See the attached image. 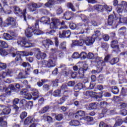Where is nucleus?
<instances>
[{"mask_svg": "<svg viewBox=\"0 0 127 127\" xmlns=\"http://www.w3.org/2000/svg\"><path fill=\"white\" fill-rule=\"evenodd\" d=\"M49 109L50 108L49 107V106H47L44 107L41 109V114H45V113H47V112H48L49 110Z\"/></svg>", "mask_w": 127, "mask_h": 127, "instance_id": "obj_39", "label": "nucleus"}, {"mask_svg": "<svg viewBox=\"0 0 127 127\" xmlns=\"http://www.w3.org/2000/svg\"><path fill=\"white\" fill-rule=\"evenodd\" d=\"M85 25L82 23H78L76 24V30H79L78 34H83L84 33V28Z\"/></svg>", "mask_w": 127, "mask_h": 127, "instance_id": "obj_18", "label": "nucleus"}, {"mask_svg": "<svg viewBox=\"0 0 127 127\" xmlns=\"http://www.w3.org/2000/svg\"><path fill=\"white\" fill-rule=\"evenodd\" d=\"M30 91L34 92L31 95L32 98L35 101L37 99H38V97H39L38 91L34 88H31Z\"/></svg>", "mask_w": 127, "mask_h": 127, "instance_id": "obj_22", "label": "nucleus"}, {"mask_svg": "<svg viewBox=\"0 0 127 127\" xmlns=\"http://www.w3.org/2000/svg\"><path fill=\"white\" fill-rule=\"evenodd\" d=\"M15 56H16L15 58L16 62H21V61L22 60L21 59V56H28V52L24 51H18L16 52V54H12V57H15Z\"/></svg>", "mask_w": 127, "mask_h": 127, "instance_id": "obj_5", "label": "nucleus"}, {"mask_svg": "<svg viewBox=\"0 0 127 127\" xmlns=\"http://www.w3.org/2000/svg\"><path fill=\"white\" fill-rule=\"evenodd\" d=\"M40 22H43L45 24H49L50 23V18L47 16L42 17L41 18Z\"/></svg>", "mask_w": 127, "mask_h": 127, "instance_id": "obj_25", "label": "nucleus"}, {"mask_svg": "<svg viewBox=\"0 0 127 127\" xmlns=\"http://www.w3.org/2000/svg\"><path fill=\"white\" fill-rule=\"evenodd\" d=\"M98 108V104L97 103H91L89 104V105L88 108H87V110H96Z\"/></svg>", "mask_w": 127, "mask_h": 127, "instance_id": "obj_24", "label": "nucleus"}, {"mask_svg": "<svg viewBox=\"0 0 127 127\" xmlns=\"http://www.w3.org/2000/svg\"><path fill=\"white\" fill-rule=\"evenodd\" d=\"M18 44L21 45L22 47L29 48V47H33V44L31 43L26 42V39L24 38H19L17 41Z\"/></svg>", "mask_w": 127, "mask_h": 127, "instance_id": "obj_6", "label": "nucleus"}, {"mask_svg": "<svg viewBox=\"0 0 127 127\" xmlns=\"http://www.w3.org/2000/svg\"><path fill=\"white\" fill-rule=\"evenodd\" d=\"M50 89V86L48 84H44L43 86V90L44 91H49Z\"/></svg>", "mask_w": 127, "mask_h": 127, "instance_id": "obj_61", "label": "nucleus"}, {"mask_svg": "<svg viewBox=\"0 0 127 127\" xmlns=\"http://www.w3.org/2000/svg\"><path fill=\"white\" fill-rule=\"evenodd\" d=\"M85 44V41L83 39H80L78 41H74L71 45V47H75V46H83Z\"/></svg>", "mask_w": 127, "mask_h": 127, "instance_id": "obj_16", "label": "nucleus"}, {"mask_svg": "<svg viewBox=\"0 0 127 127\" xmlns=\"http://www.w3.org/2000/svg\"><path fill=\"white\" fill-rule=\"evenodd\" d=\"M96 92H93L91 90H88L84 92V95L86 97H95V95H96Z\"/></svg>", "mask_w": 127, "mask_h": 127, "instance_id": "obj_26", "label": "nucleus"}, {"mask_svg": "<svg viewBox=\"0 0 127 127\" xmlns=\"http://www.w3.org/2000/svg\"><path fill=\"white\" fill-rule=\"evenodd\" d=\"M0 116L1 115L0 114ZM7 117L5 116L0 117V127H7Z\"/></svg>", "mask_w": 127, "mask_h": 127, "instance_id": "obj_13", "label": "nucleus"}, {"mask_svg": "<svg viewBox=\"0 0 127 127\" xmlns=\"http://www.w3.org/2000/svg\"><path fill=\"white\" fill-rule=\"evenodd\" d=\"M0 54L1 55V56H6V55H7V52L6 51H5V50L3 49H0Z\"/></svg>", "mask_w": 127, "mask_h": 127, "instance_id": "obj_46", "label": "nucleus"}, {"mask_svg": "<svg viewBox=\"0 0 127 127\" xmlns=\"http://www.w3.org/2000/svg\"><path fill=\"white\" fill-rule=\"evenodd\" d=\"M3 37L6 40H11V39H12V36H10V35L8 33H4Z\"/></svg>", "mask_w": 127, "mask_h": 127, "instance_id": "obj_38", "label": "nucleus"}, {"mask_svg": "<svg viewBox=\"0 0 127 127\" xmlns=\"http://www.w3.org/2000/svg\"><path fill=\"white\" fill-rule=\"evenodd\" d=\"M0 46H1V47H3V48H7V44L3 41L0 40Z\"/></svg>", "mask_w": 127, "mask_h": 127, "instance_id": "obj_45", "label": "nucleus"}, {"mask_svg": "<svg viewBox=\"0 0 127 127\" xmlns=\"http://www.w3.org/2000/svg\"><path fill=\"white\" fill-rule=\"evenodd\" d=\"M115 20V17H114V15H110L108 17V24L109 25H112L113 23L114 22V20Z\"/></svg>", "mask_w": 127, "mask_h": 127, "instance_id": "obj_29", "label": "nucleus"}, {"mask_svg": "<svg viewBox=\"0 0 127 127\" xmlns=\"http://www.w3.org/2000/svg\"><path fill=\"white\" fill-rule=\"evenodd\" d=\"M127 21V18L124 17L123 16H121L119 17V22L120 23H125Z\"/></svg>", "mask_w": 127, "mask_h": 127, "instance_id": "obj_47", "label": "nucleus"}, {"mask_svg": "<svg viewBox=\"0 0 127 127\" xmlns=\"http://www.w3.org/2000/svg\"><path fill=\"white\" fill-rule=\"evenodd\" d=\"M52 22L51 23L50 27L51 29L53 30L49 32V34L51 35L53 34V33H55V30L54 29H57L58 26L60 25V20L56 18H52Z\"/></svg>", "mask_w": 127, "mask_h": 127, "instance_id": "obj_3", "label": "nucleus"}, {"mask_svg": "<svg viewBox=\"0 0 127 127\" xmlns=\"http://www.w3.org/2000/svg\"><path fill=\"white\" fill-rule=\"evenodd\" d=\"M54 4V0H50L48 2L45 4V6H47V7H51V5H53Z\"/></svg>", "mask_w": 127, "mask_h": 127, "instance_id": "obj_40", "label": "nucleus"}, {"mask_svg": "<svg viewBox=\"0 0 127 127\" xmlns=\"http://www.w3.org/2000/svg\"><path fill=\"white\" fill-rule=\"evenodd\" d=\"M50 59L47 61H43L42 62V65L43 67H46L47 68H51L52 67H55L56 66V60H57V56L55 55H50Z\"/></svg>", "mask_w": 127, "mask_h": 127, "instance_id": "obj_2", "label": "nucleus"}, {"mask_svg": "<svg viewBox=\"0 0 127 127\" xmlns=\"http://www.w3.org/2000/svg\"><path fill=\"white\" fill-rule=\"evenodd\" d=\"M68 98V96L64 95L60 98V100L58 101V104L59 105H62Z\"/></svg>", "mask_w": 127, "mask_h": 127, "instance_id": "obj_27", "label": "nucleus"}, {"mask_svg": "<svg viewBox=\"0 0 127 127\" xmlns=\"http://www.w3.org/2000/svg\"><path fill=\"white\" fill-rule=\"evenodd\" d=\"M71 35V31L70 30H64L62 33H59V37L60 38H68Z\"/></svg>", "mask_w": 127, "mask_h": 127, "instance_id": "obj_12", "label": "nucleus"}, {"mask_svg": "<svg viewBox=\"0 0 127 127\" xmlns=\"http://www.w3.org/2000/svg\"><path fill=\"white\" fill-rule=\"evenodd\" d=\"M36 57L38 60L45 59V58H46V54L45 53H41L40 50L38 49L37 52L36 53Z\"/></svg>", "mask_w": 127, "mask_h": 127, "instance_id": "obj_15", "label": "nucleus"}, {"mask_svg": "<svg viewBox=\"0 0 127 127\" xmlns=\"http://www.w3.org/2000/svg\"><path fill=\"white\" fill-rule=\"evenodd\" d=\"M0 91L5 93L7 95H11L12 92H15L16 89L13 84H10L8 87H1L0 86Z\"/></svg>", "mask_w": 127, "mask_h": 127, "instance_id": "obj_4", "label": "nucleus"}, {"mask_svg": "<svg viewBox=\"0 0 127 127\" xmlns=\"http://www.w3.org/2000/svg\"><path fill=\"white\" fill-rule=\"evenodd\" d=\"M119 42L117 40H114L111 41V46L113 49L114 52L118 53L120 51V48L119 47V45L118 44Z\"/></svg>", "mask_w": 127, "mask_h": 127, "instance_id": "obj_10", "label": "nucleus"}, {"mask_svg": "<svg viewBox=\"0 0 127 127\" xmlns=\"http://www.w3.org/2000/svg\"><path fill=\"white\" fill-rule=\"evenodd\" d=\"M13 8L16 13L22 14V16H23L24 20H25V21H26V16H25V14H26V9H24L22 12V11L20 10V8H19V7L17 6H14Z\"/></svg>", "mask_w": 127, "mask_h": 127, "instance_id": "obj_9", "label": "nucleus"}, {"mask_svg": "<svg viewBox=\"0 0 127 127\" xmlns=\"http://www.w3.org/2000/svg\"><path fill=\"white\" fill-rule=\"evenodd\" d=\"M95 42V38L92 37H87L84 39V43L87 45V46H91L93 45V44Z\"/></svg>", "mask_w": 127, "mask_h": 127, "instance_id": "obj_14", "label": "nucleus"}, {"mask_svg": "<svg viewBox=\"0 0 127 127\" xmlns=\"http://www.w3.org/2000/svg\"><path fill=\"white\" fill-rule=\"evenodd\" d=\"M55 118L57 121H62V120L63 119V115L60 114L58 115H56Z\"/></svg>", "mask_w": 127, "mask_h": 127, "instance_id": "obj_48", "label": "nucleus"}, {"mask_svg": "<svg viewBox=\"0 0 127 127\" xmlns=\"http://www.w3.org/2000/svg\"><path fill=\"white\" fill-rule=\"evenodd\" d=\"M54 40L55 46L58 47L59 46V40H58V38L55 37Z\"/></svg>", "mask_w": 127, "mask_h": 127, "instance_id": "obj_64", "label": "nucleus"}, {"mask_svg": "<svg viewBox=\"0 0 127 127\" xmlns=\"http://www.w3.org/2000/svg\"><path fill=\"white\" fill-rule=\"evenodd\" d=\"M0 11H1V13H5L6 14H10L11 13V10H8L7 11H5L3 10V8H1Z\"/></svg>", "mask_w": 127, "mask_h": 127, "instance_id": "obj_53", "label": "nucleus"}, {"mask_svg": "<svg viewBox=\"0 0 127 127\" xmlns=\"http://www.w3.org/2000/svg\"><path fill=\"white\" fill-rule=\"evenodd\" d=\"M72 58L74 59H78V58H80V54L78 53H74L73 54Z\"/></svg>", "mask_w": 127, "mask_h": 127, "instance_id": "obj_58", "label": "nucleus"}, {"mask_svg": "<svg viewBox=\"0 0 127 127\" xmlns=\"http://www.w3.org/2000/svg\"><path fill=\"white\" fill-rule=\"evenodd\" d=\"M69 27H70V28H71V29H72V30L76 29L77 25L75 23H71L69 24Z\"/></svg>", "mask_w": 127, "mask_h": 127, "instance_id": "obj_59", "label": "nucleus"}, {"mask_svg": "<svg viewBox=\"0 0 127 127\" xmlns=\"http://www.w3.org/2000/svg\"><path fill=\"white\" fill-rule=\"evenodd\" d=\"M59 83V80L56 79L55 80L53 81V87H58V83Z\"/></svg>", "mask_w": 127, "mask_h": 127, "instance_id": "obj_55", "label": "nucleus"}, {"mask_svg": "<svg viewBox=\"0 0 127 127\" xmlns=\"http://www.w3.org/2000/svg\"><path fill=\"white\" fill-rule=\"evenodd\" d=\"M7 22H9V24L11 25V27L15 28L17 26V23H16V20L15 19L12 17H8L7 19Z\"/></svg>", "mask_w": 127, "mask_h": 127, "instance_id": "obj_17", "label": "nucleus"}, {"mask_svg": "<svg viewBox=\"0 0 127 127\" xmlns=\"http://www.w3.org/2000/svg\"><path fill=\"white\" fill-rule=\"evenodd\" d=\"M27 117V112L24 111L22 112L20 115V118L21 120H23V119H25Z\"/></svg>", "mask_w": 127, "mask_h": 127, "instance_id": "obj_43", "label": "nucleus"}, {"mask_svg": "<svg viewBox=\"0 0 127 127\" xmlns=\"http://www.w3.org/2000/svg\"><path fill=\"white\" fill-rule=\"evenodd\" d=\"M111 91L113 94H117L119 93V88L117 86H112L111 87Z\"/></svg>", "mask_w": 127, "mask_h": 127, "instance_id": "obj_37", "label": "nucleus"}, {"mask_svg": "<svg viewBox=\"0 0 127 127\" xmlns=\"http://www.w3.org/2000/svg\"><path fill=\"white\" fill-rule=\"evenodd\" d=\"M5 68H6V64L2 63H0V71L3 70V69H5Z\"/></svg>", "mask_w": 127, "mask_h": 127, "instance_id": "obj_60", "label": "nucleus"}, {"mask_svg": "<svg viewBox=\"0 0 127 127\" xmlns=\"http://www.w3.org/2000/svg\"><path fill=\"white\" fill-rule=\"evenodd\" d=\"M80 18H81L82 21H84V22H86L87 24L89 23V18L88 17H86V15L84 14H81Z\"/></svg>", "mask_w": 127, "mask_h": 127, "instance_id": "obj_33", "label": "nucleus"}, {"mask_svg": "<svg viewBox=\"0 0 127 127\" xmlns=\"http://www.w3.org/2000/svg\"><path fill=\"white\" fill-rule=\"evenodd\" d=\"M118 62H119V58H116L112 59L110 61V64H111V65H114V64L118 63Z\"/></svg>", "mask_w": 127, "mask_h": 127, "instance_id": "obj_52", "label": "nucleus"}, {"mask_svg": "<svg viewBox=\"0 0 127 127\" xmlns=\"http://www.w3.org/2000/svg\"><path fill=\"white\" fill-rule=\"evenodd\" d=\"M70 126H72L73 127H78V126H79L80 122L77 120L75 121H71L69 122Z\"/></svg>", "mask_w": 127, "mask_h": 127, "instance_id": "obj_31", "label": "nucleus"}, {"mask_svg": "<svg viewBox=\"0 0 127 127\" xmlns=\"http://www.w3.org/2000/svg\"><path fill=\"white\" fill-rule=\"evenodd\" d=\"M10 113V108L9 107H6L3 110L2 113H0V115H8Z\"/></svg>", "mask_w": 127, "mask_h": 127, "instance_id": "obj_30", "label": "nucleus"}, {"mask_svg": "<svg viewBox=\"0 0 127 127\" xmlns=\"http://www.w3.org/2000/svg\"><path fill=\"white\" fill-rule=\"evenodd\" d=\"M53 44V42L50 39H47L43 41V45L46 49H48L49 48V45H52Z\"/></svg>", "mask_w": 127, "mask_h": 127, "instance_id": "obj_19", "label": "nucleus"}, {"mask_svg": "<svg viewBox=\"0 0 127 127\" xmlns=\"http://www.w3.org/2000/svg\"><path fill=\"white\" fill-rule=\"evenodd\" d=\"M85 71H86L84 70V68H83L82 67L79 68L78 74L80 76V78H83V77H84V74L85 73Z\"/></svg>", "mask_w": 127, "mask_h": 127, "instance_id": "obj_34", "label": "nucleus"}, {"mask_svg": "<svg viewBox=\"0 0 127 127\" xmlns=\"http://www.w3.org/2000/svg\"><path fill=\"white\" fill-rule=\"evenodd\" d=\"M87 53L85 52H81L79 55V58H82V59H86L87 58Z\"/></svg>", "mask_w": 127, "mask_h": 127, "instance_id": "obj_51", "label": "nucleus"}, {"mask_svg": "<svg viewBox=\"0 0 127 127\" xmlns=\"http://www.w3.org/2000/svg\"><path fill=\"white\" fill-rule=\"evenodd\" d=\"M54 97H61V90L57 89L55 90L52 94Z\"/></svg>", "mask_w": 127, "mask_h": 127, "instance_id": "obj_28", "label": "nucleus"}, {"mask_svg": "<svg viewBox=\"0 0 127 127\" xmlns=\"http://www.w3.org/2000/svg\"><path fill=\"white\" fill-rule=\"evenodd\" d=\"M8 94H7L6 93L5 94L4 93L1 95H0V100L3 102V101L5 100V98H6V96H7Z\"/></svg>", "mask_w": 127, "mask_h": 127, "instance_id": "obj_56", "label": "nucleus"}, {"mask_svg": "<svg viewBox=\"0 0 127 127\" xmlns=\"http://www.w3.org/2000/svg\"><path fill=\"white\" fill-rule=\"evenodd\" d=\"M83 89V84L82 83H78L76 86L74 87V89L78 90L77 92H79V90Z\"/></svg>", "mask_w": 127, "mask_h": 127, "instance_id": "obj_35", "label": "nucleus"}, {"mask_svg": "<svg viewBox=\"0 0 127 127\" xmlns=\"http://www.w3.org/2000/svg\"><path fill=\"white\" fill-rule=\"evenodd\" d=\"M67 6L68 8H70L72 11H76V9H75V7H74V5L72 3H67Z\"/></svg>", "mask_w": 127, "mask_h": 127, "instance_id": "obj_42", "label": "nucleus"}, {"mask_svg": "<svg viewBox=\"0 0 127 127\" xmlns=\"http://www.w3.org/2000/svg\"><path fill=\"white\" fill-rule=\"evenodd\" d=\"M35 120V119H34L32 117H28L25 120L24 124L25 125H29L30 124L34 123Z\"/></svg>", "mask_w": 127, "mask_h": 127, "instance_id": "obj_23", "label": "nucleus"}, {"mask_svg": "<svg viewBox=\"0 0 127 127\" xmlns=\"http://www.w3.org/2000/svg\"><path fill=\"white\" fill-rule=\"evenodd\" d=\"M60 49H63V50L66 49V42L61 43L60 45Z\"/></svg>", "mask_w": 127, "mask_h": 127, "instance_id": "obj_50", "label": "nucleus"}, {"mask_svg": "<svg viewBox=\"0 0 127 127\" xmlns=\"http://www.w3.org/2000/svg\"><path fill=\"white\" fill-rule=\"evenodd\" d=\"M45 101V100L44 99V98L41 97L40 98L38 101L39 106H42V105H44Z\"/></svg>", "mask_w": 127, "mask_h": 127, "instance_id": "obj_54", "label": "nucleus"}, {"mask_svg": "<svg viewBox=\"0 0 127 127\" xmlns=\"http://www.w3.org/2000/svg\"><path fill=\"white\" fill-rule=\"evenodd\" d=\"M105 7V5H96L95 6V9L96 10H98V11H103L104 10Z\"/></svg>", "mask_w": 127, "mask_h": 127, "instance_id": "obj_32", "label": "nucleus"}, {"mask_svg": "<svg viewBox=\"0 0 127 127\" xmlns=\"http://www.w3.org/2000/svg\"><path fill=\"white\" fill-rule=\"evenodd\" d=\"M85 116V111L79 110L75 114L74 117L75 119H77L78 120H83Z\"/></svg>", "mask_w": 127, "mask_h": 127, "instance_id": "obj_11", "label": "nucleus"}, {"mask_svg": "<svg viewBox=\"0 0 127 127\" xmlns=\"http://www.w3.org/2000/svg\"><path fill=\"white\" fill-rule=\"evenodd\" d=\"M124 4H127V2L123 1H122V4L118 5L117 7L118 13H122V12H123V10H124Z\"/></svg>", "mask_w": 127, "mask_h": 127, "instance_id": "obj_21", "label": "nucleus"}, {"mask_svg": "<svg viewBox=\"0 0 127 127\" xmlns=\"http://www.w3.org/2000/svg\"><path fill=\"white\" fill-rule=\"evenodd\" d=\"M74 16V14H72L71 11H66L64 15V17L66 20H70L72 17Z\"/></svg>", "mask_w": 127, "mask_h": 127, "instance_id": "obj_20", "label": "nucleus"}, {"mask_svg": "<svg viewBox=\"0 0 127 127\" xmlns=\"http://www.w3.org/2000/svg\"><path fill=\"white\" fill-rule=\"evenodd\" d=\"M24 98L26 100H31V99H32V96L31 94H30L29 93H27L25 95Z\"/></svg>", "mask_w": 127, "mask_h": 127, "instance_id": "obj_62", "label": "nucleus"}, {"mask_svg": "<svg viewBox=\"0 0 127 127\" xmlns=\"http://www.w3.org/2000/svg\"><path fill=\"white\" fill-rule=\"evenodd\" d=\"M84 121H86V122H92L93 121V117L90 116H86L83 118Z\"/></svg>", "mask_w": 127, "mask_h": 127, "instance_id": "obj_57", "label": "nucleus"}, {"mask_svg": "<svg viewBox=\"0 0 127 127\" xmlns=\"http://www.w3.org/2000/svg\"><path fill=\"white\" fill-rule=\"evenodd\" d=\"M22 66H23V67H24L25 68L26 67H28V68H30V64L26 62H23V63L22 64Z\"/></svg>", "mask_w": 127, "mask_h": 127, "instance_id": "obj_63", "label": "nucleus"}, {"mask_svg": "<svg viewBox=\"0 0 127 127\" xmlns=\"http://www.w3.org/2000/svg\"><path fill=\"white\" fill-rule=\"evenodd\" d=\"M27 7L31 12H33L36 11V8L40 7V6L36 3L31 2L27 4Z\"/></svg>", "mask_w": 127, "mask_h": 127, "instance_id": "obj_8", "label": "nucleus"}, {"mask_svg": "<svg viewBox=\"0 0 127 127\" xmlns=\"http://www.w3.org/2000/svg\"><path fill=\"white\" fill-rule=\"evenodd\" d=\"M108 111H109V110H108V109H107V108H104L102 110V113H100L99 115H100V116H101V117L100 118V119L103 118V117H104V114H106V113H107V114H108Z\"/></svg>", "mask_w": 127, "mask_h": 127, "instance_id": "obj_49", "label": "nucleus"}, {"mask_svg": "<svg viewBox=\"0 0 127 127\" xmlns=\"http://www.w3.org/2000/svg\"><path fill=\"white\" fill-rule=\"evenodd\" d=\"M95 62L97 63L96 67L99 69L98 72H101L103 70V66L106 65L105 62L103 61L101 58L97 57L95 59Z\"/></svg>", "mask_w": 127, "mask_h": 127, "instance_id": "obj_7", "label": "nucleus"}, {"mask_svg": "<svg viewBox=\"0 0 127 127\" xmlns=\"http://www.w3.org/2000/svg\"><path fill=\"white\" fill-rule=\"evenodd\" d=\"M123 124V120L122 119H118L116 123L114 124V126L113 127H119Z\"/></svg>", "mask_w": 127, "mask_h": 127, "instance_id": "obj_41", "label": "nucleus"}, {"mask_svg": "<svg viewBox=\"0 0 127 127\" xmlns=\"http://www.w3.org/2000/svg\"><path fill=\"white\" fill-rule=\"evenodd\" d=\"M100 36H101V32H100V31L98 30L95 31L94 34H93L92 35V37H93V38H95V39H96L97 37H99Z\"/></svg>", "mask_w": 127, "mask_h": 127, "instance_id": "obj_36", "label": "nucleus"}, {"mask_svg": "<svg viewBox=\"0 0 127 127\" xmlns=\"http://www.w3.org/2000/svg\"><path fill=\"white\" fill-rule=\"evenodd\" d=\"M51 51L52 54H51L50 55H53V56H55V55H57V52H58V49L57 48L51 49Z\"/></svg>", "mask_w": 127, "mask_h": 127, "instance_id": "obj_44", "label": "nucleus"}, {"mask_svg": "<svg viewBox=\"0 0 127 127\" xmlns=\"http://www.w3.org/2000/svg\"><path fill=\"white\" fill-rule=\"evenodd\" d=\"M39 20L36 21L35 27L32 26L28 27L25 31V35L27 37H31L34 35H40L41 34V31L39 30Z\"/></svg>", "mask_w": 127, "mask_h": 127, "instance_id": "obj_1", "label": "nucleus"}]
</instances>
